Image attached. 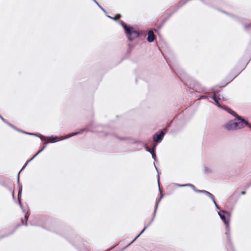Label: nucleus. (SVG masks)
Segmentation results:
<instances>
[{
  "label": "nucleus",
  "instance_id": "nucleus-1",
  "mask_svg": "<svg viewBox=\"0 0 251 251\" xmlns=\"http://www.w3.org/2000/svg\"><path fill=\"white\" fill-rule=\"evenodd\" d=\"M218 214L225 225V235L226 236L227 238V250L228 251H235L232 242L230 231L229 218L231 214L229 212L226 210L218 212Z\"/></svg>",
  "mask_w": 251,
  "mask_h": 251
},
{
  "label": "nucleus",
  "instance_id": "nucleus-2",
  "mask_svg": "<svg viewBox=\"0 0 251 251\" xmlns=\"http://www.w3.org/2000/svg\"><path fill=\"white\" fill-rule=\"evenodd\" d=\"M241 120H237L236 118L230 120L227 123L223 126L225 129L230 131L240 129L245 127L248 126L251 129V124L244 118L241 116Z\"/></svg>",
  "mask_w": 251,
  "mask_h": 251
},
{
  "label": "nucleus",
  "instance_id": "nucleus-3",
  "mask_svg": "<svg viewBox=\"0 0 251 251\" xmlns=\"http://www.w3.org/2000/svg\"><path fill=\"white\" fill-rule=\"evenodd\" d=\"M185 84L191 89H193L194 90L200 92L202 91L205 93H208L210 92H215V88L214 87L211 88L208 90H205L201 89L200 88V84L197 82L196 80L191 79L190 80H188L185 82Z\"/></svg>",
  "mask_w": 251,
  "mask_h": 251
},
{
  "label": "nucleus",
  "instance_id": "nucleus-4",
  "mask_svg": "<svg viewBox=\"0 0 251 251\" xmlns=\"http://www.w3.org/2000/svg\"><path fill=\"white\" fill-rule=\"evenodd\" d=\"M125 34L126 37L130 41H133L134 39L140 36V33L133 29V27H130L129 28L126 27L125 29Z\"/></svg>",
  "mask_w": 251,
  "mask_h": 251
},
{
  "label": "nucleus",
  "instance_id": "nucleus-5",
  "mask_svg": "<svg viewBox=\"0 0 251 251\" xmlns=\"http://www.w3.org/2000/svg\"><path fill=\"white\" fill-rule=\"evenodd\" d=\"M56 233L64 237L68 240L70 237H73L75 235L72 229L69 227L62 228L59 231H57Z\"/></svg>",
  "mask_w": 251,
  "mask_h": 251
},
{
  "label": "nucleus",
  "instance_id": "nucleus-6",
  "mask_svg": "<svg viewBox=\"0 0 251 251\" xmlns=\"http://www.w3.org/2000/svg\"><path fill=\"white\" fill-rule=\"evenodd\" d=\"M93 122H91L87 126V127L84 128L83 129H80L79 131H75L70 133H69L65 135V136L63 138H62L58 140V141H62L65 139H67L68 138H71L73 136H74L75 135H78L79 134H80L82 132H83L85 131H88L90 129L92 126Z\"/></svg>",
  "mask_w": 251,
  "mask_h": 251
},
{
  "label": "nucleus",
  "instance_id": "nucleus-7",
  "mask_svg": "<svg viewBox=\"0 0 251 251\" xmlns=\"http://www.w3.org/2000/svg\"><path fill=\"white\" fill-rule=\"evenodd\" d=\"M112 135L116 137L117 139L122 140V141H127L129 140L130 141V143L131 144H141L142 146L144 147V148H146L147 147L149 146L148 144L147 143H144L143 142L137 140H134L131 138L129 137H121L119 136H118L116 134H112Z\"/></svg>",
  "mask_w": 251,
  "mask_h": 251
},
{
  "label": "nucleus",
  "instance_id": "nucleus-8",
  "mask_svg": "<svg viewBox=\"0 0 251 251\" xmlns=\"http://www.w3.org/2000/svg\"><path fill=\"white\" fill-rule=\"evenodd\" d=\"M245 68V67H244L242 69L239 70H237L236 68L234 69L227 78L228 81L225 84V85L221 86L220 87L226 86L228 83L232 81Z\"/></svg>",
  "mask_w": 251,
  "mask_h": 251
},
{
  "label": "nucleus",
  "instance_id": "nucleus-9",
  "mask_svg": "<svg viewBox=\"0 0 251 251\" xmlns=\"http://www.w3.org/2000/svg\"><path fill=\"white\" fill-rule=\"evenodd\" d=\"M165 135V133L160 130L153 135L152 139L156 143H159L162 141Z\"/></svg>",
  "mask_w": 251,
  "mask_h": 251
},
{
  "label": "nucleus",
  "instance_id": "nucleus-10",
  "mask_svg": "<svg viewBox=\"0 0 251 251\" xmlns=\"http://www.w3.org/2000/svg\"><path fill=\"white\" fill-rule=\"evenodd\" d=\"M221 109H223L227 112L230 114L232 115L233 117H234L235 118H236L237 120H241V116L239 115L238 114L236 113L234 111H233L231 108L226 106H222Z\"/></svg>",
  "mask_w": 251,
  "mask_h": 251
},
{
  "label": "nucleus",
  "instance_id": "nucleus-11",
  "mask_svg": "<svg viewBox=\"0 0 251 251\" xmlns=\"http://www.w3.org/2000/svg\"><path fill=\"white\" fill-rule=\"evenodd\" d=\"M158 187H159V191L160 192V197L156 201V203H155V207H154V211H153V214H152V218H153V219H154L155 217L156 213V212H157V208H158V207L159 203L160 201H161V199L164 197V194L161 192L160 188V186H158Z\"/></svg>",
  "mask_w": 251,
  "mask_h": 251
},
{
  "label": "nucleus",
  "instance_id": "nucleus-12",
  "mask_svg": "<svg viewBox=\"0 0 251 251\" xmlns=\"http://www.w3.org/2000/svg\"><path fill=\"white\" fill-rule=\"evenodd\" d=\"M219 93L220 92H217L215 93L212 96H210V98H211L212 100L214 101L217 106L221 108H222V106H221L219 103V100L220 99V98H219Z\"/></svg>",
  "mask_w": 251,
  "mask_h": 251
},
{
  "label": "nucleus",
  "instance_id": "nucleus-13",
  "mask_svg": "<svg viewBox=\"0 0 251 251\" xmlns=\"http://www.w3.org/2000/svg\"><path fill=\"white\" fill-rule=\"evenodd\" d=\"M155 148H156V146H155L152 149V151L153 152V153H152V158L153 159L154 162V165H155V162H156L157 161V156H156V155L155 154ZM155 166V165H154ZM155 169L158 173V175H157V180H158V186H160V185H159V172H158V169L155 166Z\"/></svg>",
  "mask_w": 251,
  "mask_h": 251
},
{
  "label": "nucleus",
  "instance_id": "nucleus-14",
  "mask_svg": "<svg viewBox=\"0 0 251 251\" xmlns=\"http://www.w3.org/2000/svg\"><path fill=\"white\" fill-rule=\"evenodd\" d=\"M155 36L152 30H149L148 33L147 41L149 43H151L155 40Z\"/></svg>",
  "mask_w": 251,
  "mask_h": 251
},
{
  "label": "nucleus",
  "instance_id": "nucleus-15",
  "mask_svg": "<svg viewBox=\"0 0 251 251\" xmlns=\"http://www.w3.org/2000/svg\"><path fill=\"white\" fill-rule=\"evenodd\" d=\"M230 17L238 23H240L242 24H244L245 23V20L244 19H242L236 15L231 14Z\"/></svg>",
  "mask_w": 251,
  "mask_h": 251
},
{
  "label": "nucleus",
  "instance_id": "nucleus-16",
  "mask_svg": "<svg viewBox=\"0 0 251 251\" xmlns=\"http://www.w3.org/2000/svg\"><path fill=\"white\" fill-rule=\"evenodd\" d=\"M178 9L175 5L171 6L168 9V11L170 12V13L169 14V18L172 16L173 14L175 13Z\"/></svg>",
  "mask_w": 251,
  "mask_h": 251
},
{
  "label": "nucleus",
  "instance_id": "nucleus-17",
  "mask_svg": "<svg viewBox=\"0 0 251 251\" xmlns=\"http://www.w3.org/2000/svg\"><path fill=\"white\" fill-rule=\"evenodd\" d=\"M19 176H20V172H19L18 174L17 180V184H18V195L22 196V186L21 185V184L20 183Z\"/></svg>",
  "mask_w": 251,
  "mask_h": 251
},
{
  "label": "nucleus",
  "instance_id": "nucleus-18",
  "mask_svg": "<svg viewBox=\"0 0 251 251\" xmlns=\"http://www.w3.org/2000/svg\"><path fill=\"white\" fill-rule=\"evenodd\" d=\"M48 142L47 143H44L43 144V146L42 147V148L38 151L37 152V153L36 154H35L32 157H31V159H33L34 158H35L38 154H39L42 151H43L44 150V149L46 148L47 145H48Z\"/></svg>",
  "mask_w": 251,
  "mask_h": 251
},
{
  "label": "nucleus",
  "instance_id": "nucleus-19",
  "mask_svg": "<svg viewBox=\"0 0 251 251\" xmlns=\"http://www.w3.org/2000/svg\"><path fill=\"white\" fill-rule=\"evenodd\" d=\"M57 138H58V137L57 136H55L53 135H52L51 136L47 137V139L49 140V143H54L57 141H59L58 140L57 141L54 140L55 139H57Z\"/></svg>",
  "mask_w": 251,
  "mask_h": 251
},
{
  "label": "nucleus",
  "instance_id": "nucleus-20",
  "mask_svg": "<svg viewBox=\"0 0 251 251\" xmlns=\"http://www.w3.org/2000/svg\"><path fill=\"white\" fill-rule=\"evenodd\" d=\"M187 0H182L176 4L175 6L179 9L187 3Z\"/></svg>",
  "mask_w": 251,
  "mask_h": 251
},
{
  "label": "nucleus",
  "instance_id": "nucleus-21",
  "mask_svg": "<svg viewBox=\"0 0 251 251\" xmlns=\"http://www.w3.org/2000/svg\"><path fill=\"white\" fill-rule=\"evenodd\" d=\"M20 226V225H18L16 227V228L15 229H14L12 232H9L8 233H6V234H3V235H2L0 237V240L3 238H5V237H8L12 234H13V233L15 232V231L16 230V228H18L19 226Z\"/></svg>",
  "mask_w": 251,
  "mask_h": 251
},
{
  "label": "nucleus",
  "instance_id": "nucleus-22",
  "mask_svg": "<svg viewBox=\"0 0 251 251\" xmlns=\"http://www.w3.org/2000/svg\"><path fill=\"white\" fill-rule=\"evenodd\" d=\"M106 16L110 19H112L114 21H117L118 19L121 17V15L120 14H117L115 17H111L107 15H106Z\"/></svg>",
  "mask_w": 251,
  "mask_h": 251
},
{
  "label": "nucleus",
  "instance_id": "nucleus-23",
  "mask_svg": "<svg viewBox=\"0 0 251 251\" xmlns=\"http://www.w3.org/2000/svg\"><path fill=\"white\" fill-rule=\"evenodd\" d=\"M147 226H145L144 228L141 230V231L132 240V242H134L138 238H139L141 235L146 230Z\"/></svg>",
  "mask_w": 251,
  "mask_h": 251
},
{
  "label": "nucleus",
  "instance_id": "nucleus-24",
  "mask_svg": "<svg viewBox=\"0 0 251 251\" xmlns=\"http://www.w3.org/2000/svg\"><path fill=\"white\" fill-rule=\"evenodd\" d=\"M98 6L102 10L105 14H107V12L105 11V10L99 3V2L96 0H93Z\"/></svg>",
  "mask_w": 251,
  "mask_h": 251
},
{
  "label": "nucleus",
  "instance_id": "nucleus-25",
  "mask_svg": "<svg viewBox=\"0 0 251 251\" xmlns=\"http://www.w3.org/2000/svg\"><path fill=\"white\" fill-rule=\"evenodd\" d=\"M120 25L122 26V27L125 30V29H126V27L129 28L130 27V25H126L124 22L123 21H120Z\"/></svg>",
  "mask_w": 251,
  "mask_h": 251
},
{
  "label": "nucleus",
  "instance_id": "nucleus-26",
  "mask_svg": "<svg viewBox=\"0 0 251 251\" xmlns=\"http://www.w3.org/2000/svg\"><path fill=\"white\" fill-rule=\"evenodd\" d=\"M171 186H177L178 187H185V184H180L178 183H172L170 185Z\"/></svg>",
  "mask_w": 251,
  "mask_h": 251
},
{
  "label": "nucleus",
  "instance_id": "nucleus-27",
  "mask_svg": "<svg viewBox=\"0 0 251 251\" xmlns=\"http://www.w3.org/2000/svg\"><path fill=\"white\" fill-rule=\"evenodd\" d=\"M204 171L205 173H206L207 174H211L212 172V169H211L210 168H208L206 166L204 167Z\"/></svg>",
  "mask_w": 251,
  "mask_h": 251
},
{
  "label": "nucleus",
  "instance_id": "nucleus-28",
  "mask_svg": "<svg viewBox=\"0 0 251 251\" xmlns=\"http://www.w3.org/2000/svg\"><path fill=\"white\" fill-rule=\"evenodd\" d=\"M21 197H22V196L18 195V203H19V204L21 208L23 209L24 207H23V204L21 201Z\"/></svg>",
  "mask_w": 251,
  "mask_h": 251
},
{
  "label": "nucleus",
  "instance_id": "nucleus-29",
  "mask_svg": "<svg viewBox=\"0 0 251 251\" xmlns=\"http://www.w3.org/2000/svg\"><path fill=\"white\" fill-rule=\"evenodd\" d=\"M6 124L8 126H9L10 127H12V128L14 129L15 130H16L19 131V130H20L19 129H18L17 127L15 126L12 124L9 123V122H7V123Z\"/></svg>",
  "mask_w": 251,
  "mask_h": 251
},
{
  "label": "nucleus",
  "instance_id": "nucleus-30",
  "mask_svg": "<svg viewBox=\"0 0 251 251\" xmlns=\"http://www.w3.org/2000/svg\"><path fill=\"white\" fill-rule=\"evenodd\" d=\"M38 136H39V137H38L39 138L41 139V141H44V140L47 139V136H45L43 135L42 134H39Z\"/></svg>",
  "mask_w": 251,
  "mask_h": 251
},
{
  "label": "nucleus",
  "instance_id": "nucleus-31",
  "mask_svg": "<svg viewBox=\"0 0 251 251\" xmlns=\"http://www.w3.org/2000/svg\"><path fill=\"white\" fill-rule=\"evenodd\" d=\"M210 97V96H206V95H200L199 99L202 100V99H208V98Z\"/></svg>",
  "mask_w": 251,
  "mask_h": 251
},
{
  "label": "nucleus",
  "instance_id": "nucleus-32",
  "mask_svg": "<svg viewBox=\"0 0 251 251\" xmlns=\"http://www.w3.org/2000/svg\"><path fill=\"white\" fill-rule=\"evenodd\" d=\"M185 187H190V188H191L193 190L195 188V186L194 185L190 183L185 184Z\"/></svg>",
  "mask_w": 251,
  "mask_h": 251
},
{
  "label": "nucleus",
  "instance_id": "nucleus-33",
  "mask_svg": "<svg viewBox=\"0 0 251 251\" xmlns=\"http://www.w3.org/2000/svg\"><path fill=\"white\" fill-rule=\"evenodd\" d=\"M154 219H153L152 217L151 219V220L150 222L149 223L148 225L145 226H147V228L152 224V223L153 222Z\"/></svg>",
  "mask_w": 251,
  "mask_h": 251
},
{
  "label": "nucleus",
  "instance_id": "nucleus-34",
  "mask_svg": "<svg viewBox=\"0 0 251 251\" xmlns=\"http://www.w3.org/2000/svg\"><path fill=\"white\" fill-rule=\"evenodd\" d=\"M146 151H148V152H150V153L152 155V153H153V152H152V150H151V149H149V148H148V147H147L146 148Z\"/></svg>",
  "mask_w": 251,
  "mask_h": 251
},
{
  "label": "nucleus",
  "instance_id": "nucleus-35",
  "mask_svg": "<svg viewBox=\"0 0 251 251\" xmlns=\"http://www.w3.org/2000/svg\"><path fill=\"white\" fill-rule=\"evenodd\" d=\"M215 206L220 211V212H222V211L223 210L221 209L220 207L218 205L217 203H215Z\"/></svg>",
  "mask_w": 251,
  "mask_h": 251
},
{
  "label": "nucleus",
  "instance_id": "nucleus-36",
  "mask_svg": "<svg viewBox=\"0 0 251 251\" xmlns=\"http://www.w3.org/2000/svg\"><path fill=\"white\" fill-rule=\"evenodd\" d=\"M0 119L2 120V121H3V122H4L5 124L7 123V121L5 119H4L2 116L0 114Z\"/></svg>",
  "mask_w": 251,
  "mask_h": 251
},
{
  "label": "nucleus",
  "instance_id": "nucleus-37",
  "mask_svg": "<svg viewBox=\"0 0 251 251\" xmlns=\"http://www.w3.org/2000/svg\"><path fill=\"white\" fill-rule=\"evenodd\" d=\"M251 26V24H249L248 25H244V27L246 30H247L248 28H249Z\"/></svg>",
  "mask_w": 251,
  "mask_h": 251
},
{
  "label": "nucleus",
  "instance_id": "nucleus-38",
  "mask_svg": "<svg viewBox=\"0 0 251 251\" xmlns=\"http://www.w3.org/2000/svg\"><path fill=\"white\" fill-rule=\"evenodd\" d=\"M21 224L22 225H25V226H27L28 225L27 222H26L25 223L23 219H21Z\"/></svg>",
  "mask_w": 251,
  "mask_h": 251
},
{
  "label": "nucleus",
  "instance_id": "nucleus-39",
  "mask_svg": "<svg viewBox=\"0 0 251 251\" xmlns=\"http://www.w3.org/2000/svg\"><path fill=\"white\" fill-rule=\"evenodd\" d=\"M221 11L222 12H223V13L226 14V15H228L229 17H230L231 15L232 14H230L229 13H228V12H227L226 11H223V10H221Z\"/></svg>",
  "mask_w": 251,
  "mask_h": 251
},
{
  "label": "nucleus",
  "instance_id": "nucleus-40",
  "mask_svg": "<svg viewBox=\"0 0 251 251\" xmlns=\"http://www.w3.org/2000/svg\"><path fill=\"white\" fill-rule=\"evenodd\" d=\"M19 132H22V133H23L24 134H27V135H30V134H31V133H29V132H26V131H23L22 130H21V129L19 130Z\"/></svg>",
  "mask_w": 251,
  "mask_h": 251
},
{
  "label": "nucleus",
  "instance_id": "nucleus-41",
  "mask_svg": "<svg viewBox=\"0 0 251 251\" xmlns=\"http://www.w3.org/2000/svg\"><path fill=\"white\" fill-rule=\"evenodd\" d=\"M133 242H132V241L129 243L127 245H126V246H125V247L123 248V250H124L125 249H126L127 248H128L130 245H131Z\"/></svg>",
  "mask_w": 251,
  "mask_h": 251
},
{
  "label": "nucleus",
  "instance_id": "nucleus-42",
  "mask_svg": "<svg viewBox=\"0 0 251 251\" xmlns=\"http://www.w3.org/2000/svg\"><path fill=\"white\" fill-rule=\"evenodd\" d=\"M25 218L26 221L27 222L28 221V216L27 215V213H25Z\"/></svg>",
  "mask_w": 251,
  "mask_h": 251
},
{
  "label": "nucleus",
  "instance_id": "nucleus-43",
  "mask_svg": "<svg viewBox=\"0 0 251 251\" xmlns=\"http://www.w3.org/2000/svg\"><path fill=\"white\" fill-rule=\"evenodd\" d=\"M196 193H200V190H198L197 189H196V188L195 187V189L193 190Z\"/></svg>",
  "mask_w": 251,
  "mask_h": 251
},
{
  "label": "nucleus",
  "instance_id": "nucleus-44",
  "mask_svg": "<svg viewBox=\"0 0 251 251\" xmlns=\"http://www.w3.org/2000/svg\"><path fill=\"white\" fill-rule=\"evenodd\" d=\"M30 135H32V136H36V137H39V136H38V134H36V133H31V134H30Z\"/></svg>",
  "mask_w": 251,
  "mask_h": 251
},
{
  "label": "nucleus",
  "instance_id": "nucleus-45",
  "mask_svg": "<svg viewBox=\"0 0 251 251\" xmlns=\"http://www.w3.org/2000/svg\"><path fill=\"white\" fill-rule=\"evenodd\" d=\"M27 166V163H25V164L23 166V167L22 168L21 171L19 172L20 173V172L21 171H22L23 170H24L25 167L26 166Z\"/></svg>",
  "mask_w": 251,
  "mask_h": 251
},
{
  "label": "nucleus",
  "instance_id": "nucleus-46",
  "mask_svg": "<svg viewBox=\"0 0 251 251\" xmlns=\"http://www.w3.org/2000/svg\"><path fill=\"white\" fill-rule=\"evenodd\" d=\"M208 197L210 198L211 199V200L214 198L213 195L211 193L210 194Z\"/></svg>",
  "mask_w": 251,
  "mask_h": 251
},
{
  "label": "nucleus",
  "instance_id": "nucleus-47",
  "mask_svg": "<svg viewBox=\"0 0 251 251\" xmlns=\"http://www.w3.org/2000/svg\"><path fill=\"white\" fill-rule=\"evenodd\" d=\"M206 192V190H201L200 193H202V194H205Z\"/></svg>",
  "mask_w": 251,
  "mask_h": 251
},
{
  "label": "nucleus",
  "instance_id": "nucleus-48",
  "mask_svg": "<svg viewBox=\"0 0 251 251\" xmlns=\"http://www.w3.org/2000/svg\"><path fill=\"white\" fill-rule=\"evenodd\" d=\"M210 194L211 193L210 192L206 191L205 195H206L207 197H209V196L210 195Z\"/></svg>",
  "mask_w": 251,
  "mask_h": 251
},
{
  "label": "nucleus",
  "instance_id": "nucleus-49",
  "mask_svg": "<svg viewBox=\"0 0 251 251\" xmlns=\"http://www.w3.org/2000/svg\"><path fill=\"white\" fill-rule=\"evenodd\" d=\"M204 4H207V3L205 2V0H200Z\"/></svg>",
  "mask_w": 251,
  "mask_h": 251
},
{
  "label": "nucleus",
  "instance_id": "nucleus-50",
  "mask_svg": "<svg viewBox=\"0 0 251 251\" xmlns=\"http://www.w3.org/2000/svg\"><path fill=\"white\" fill-rule=\"evenodd\" d=\"M176 74H177V75L180 78H182V76H181V75H179L178 74V73L177 72H176Z\"/></svg>",
  "mask_w": 251,
  "mask_h": 251
},
{
  "label": "nucleus",
  "instance_id": "nucleus-51",
  "mask_svg": "<svg viewBox=\"0 0 251 251\" xmlns=\"http://www.w3.org/2000/svg\"><path fill=\"white\" fill-rule=\"evenodd\" d=\"M33 159H31V158L28 160V161H27V162L25 163H27V165L28 164V163H29L31 161H32Z\"/></svg>",
  "mask_w": 251,
  "mask_h": 251
},
{
  "label": "nucleus",
  "instance_id": "nucleus-52",
  "mask_svg": "<svg viewBox=\"0 0 251 251\" xmlns=\"http://www.w3.org/2000/svg\"><path fill=\"white\" fill-rule=\"evenodd\" d=\"M246 194V192L245 191H242L241 192V195H245Z\"/></svg>",
  "mask_w": 251,
  "mask_h": 251
},
{
  "label": "nucleus",
  "instance_id": "nucleus-53",
  "mask_svg": "<svg viewBox=\"0 0 251 251\" xmlns=\"http://www.w3.org/2000/svg\"><path fill=\"white\" fill-rule=\"evenodd\" d=\"M128 46H129V48H130V49H132L133 47V46L130 44H128Z\"/></svg>",
  "mask_w": 251,
  "mask_h": 251
},
{
  "label": "nucleus",
  "instance_id": "nucleus-54",
  "mask_svg": "<svg viewBox=\"0 0 251 251\" xmlns=\"http://www.w3.org/2000/svg\"><path fill=\"white\" fill-rule=\"evenodd\" d=\"M212 201L214 203V205L215 204V203H217L214 198L213 200H212Z\"/></svg>",
  "mask_w": 251,
  "mask_h": 251
},
{
  "label": "nucleus",
  "instance_id": "nucleus-55",
  "mask_svg": "<svg viewBox=\"0 0 251 251\" xmlns=\"http://www.w3.org/2000/svg\"><path fill=\"white\" fill-rule=\"evenodd\" d=\"M251 186V183H250V184H249L248 185H247V186L246 187V189H248V188H249Z\"/></svg>",
  "mask_w": 251,
  "mask_h": 251
},
{
  "label": "nucleus",
  "instance_id": "nucleus-56",
  "mask_svg": "<svg viewBox=\"0 0 251 251\" xmlns=\"http://www.w3.org/2000/svg\"><path fill=\"white\" fill-rule=\"evenodd\" d=\"M12 197L14 199H15L14 192L13 191H12Z\"/></svg>",
  "mask_w": 251,
  "mask_h": 251
},
{
  "label": "nucleus",
  "instance_id": "nucleus-57",
  "mask_svg": "<svg viewBox=\"0 0 251 251\" xmlns=\"http://www.w3.org/2000/svg\"><path fill=\"white\" fill-rule=\"evenodd\" d=\"M131 51V49H130V48H129L127 50V52L129 53Z\"/></svg>",
  "mask_w": 251,
  "mask_h": 251
},
{
  "label": "nucleus",
  "instance_id": "nucleus-58",
  "mask_svg": "<svg viewBox=\"0 0 251 251\" xmlns=\"http://www.w3.org/2000/svg\"><path fill=\"white\" fill-rule=\"evenodd\" d=\"M22 209L23 212L25 214V213H25V210L24 208H23V209Z\"/></svg>",
  "mask_w": 251,
  "mask_h": 251
},
{
  "label": "nucleus",
  "instance_id": "nucleus-59",
  "mask_svg": "<svg viewBox=\"0 0 251 251\" xmlns=\"http://www.w3.org/2000/svg\"><path fill=\"white\" fill-rule=\"evenodd\" d=\"M247 64H248V62H247V64H246V65H247ZM246 66H245V67H246Z\"/></svg>",
  "mask_w": 251,
  "mask_h": 251
},
{
  "label": "nucleus",
  "instance_id": "nucleus-60",
  "mask_svg": "<svg viewBox=\"0 0 251 251\" xmlns=\"http://www.w3.org/2000/svg\"><path fill=\"white\" fill-rule=\"evenodd\" d=\"M247 64H248V62H247V64H246V65H247ZM246 66H245V67H246Z\"/></svg>",
  "mask_w": 251,
  "mask_h": 251
}]
</instances>
